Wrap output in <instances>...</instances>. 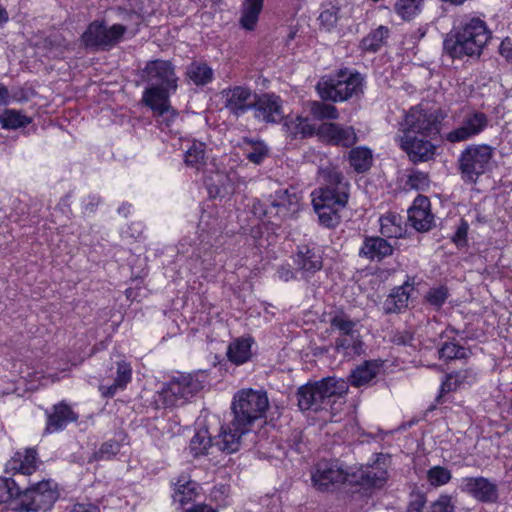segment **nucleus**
<instances>
[{
	"label": "nucleus",
	"instance_id": "obj_1",
	"mask_svg": "<svg viewBox=\"0 0 512 512\" xmlns=\"http://www.w3.org/2000/svg\"><path fill=\"white\" fill-rule=\"evenodd\" d=\"M492 38L485 20L464 15L454 23L443 40V50L451 59L479 58Z\"/></svg>",
	"mask_w": 512,
	"mask_h": 512
},
{
	"label": "nucleus",
	"instance_id": "obj_2",
	"mask_svg": "<svg viewBox=\"0 0 512 512\" xmlns=\"http://www.w3.org/2000/svg\"><path fill=\"white\" fill-rule=\"evenodd\" d=\"M208 375L204 371L195 373H179L164 382L153 396L156 409H173L183 406L207 383Z\"/></svg>",
	"mask_w": 512,
	"mask_h": 512
},
{
	"label": "nucleus",
	"instance_id": "obj_3",
	"mask_svg": "<svg viewBox=\"0 0 512 512\" xmlns=\"http://www.w3.org/2000/svg\"><path fill=\"white\" fill-rule=\"evenodd\" d=\"M348 393L347 382L342 378L325 377L313 383H307L298 388L296 397L301 411L314 412L333 409L336 399Z\"/></svg>",
	"mask_w": 512,
	"mask_h": 512
},
{
	"label": "nucleus",
	"instance_id": "obj_4",
	"mask_svg": "<svg viewBox=\"0 0 512 512\" xmlns=\"http://www.w3.org/2000/svg\"><path fill=\"white\" fill-rule=\"evenodd\" d=\"M365 79L353 68L343 67L336 70L317 85V91L324 101L345 102L363 94Z\"/></svg>",
	"mask_w": 512,
	"mask_h": 512
},
{
	"label": "nucleus",
	"instance_id": "obj_5",
	"mask_svg": "<svg viewBox=\"0 0 512 512\" xmlns=\"http://www.w3.org/2000/svg\"><path fill=\"white\" fill-rule=\"evenodd\" d=\"M387 480V472L373 470H358L357 472L348 473L340 468L325 467L319 464L316 474L313 476L315 485L323 490H328L330 485L336 483L349 484L359 486L363 489L380 488Z\"/></svg>",
	"mask_w": 512,
	"mask_h": 512
},
{
	"label": "nucleus",
	"instance_id": "obj_6",
	"mask_svg": "<svg viewBox=\"0 0 512 512\" xmlns=\"http://www.w3.org/2000/svg\"><path fill=\"white\" fill-rule=\"evenodd\" d=\"M268 408L269 399L266 391L242 389L234 395L231 405L234 424L250 431L256 421L266 417Z\"/></svg>",
	"mask_w": 512,
	"mask_h": 512
},
{
	"label": "nucleus",
	"instance_id": "obj_7",
	"mask_svg": "<svg viewBox=\"0 0 512 512\" xmlns=\"http://www.w3.org/2000/svg\"><path fill=\"white\" fill-rule=\"evenodd\" d=\"M126 32V25L115 23L109 26L104 19H95L80 35V43L89 52H109L123 41Z\"/></svg>",
	"mask_w": 512,
	"mask_h": 512
},
{
	"label": "nucleus",
	"instance_id": "obj_8",
	"mask_svg": "<svg viewBox=\"0 0 512 512\" xmlns=\"http://www.w3.org/2000/svg\"><path fill=\"white\" fill-rule=\"evenodd\" d=\"M440 107L420 103L409 108L403 122V132L418 134L424 138L436 139L446 118Z\"/></svg>",
	"mask_w": 512,
	"mask_h": 512
},
{
	"label": "nucleus",
	"instance_id": "obj_9",
	"mask_svg": "<svg viewBox=\"0 0 512 512\" xmlns=\"http://www.w3.org/2000/svg\"><path fill=\"white\" fill-rule=\"evenodd\" d=\"M494 147L489 144H470L458 158V170L465 183L476 184L479 178L490 172L494 158Z\"/></svg>",
	"mask_w": 512,
	"mask_h": 512
},
{
	"label": "nucleus",
	"instance_id": "obj_10",
	"mask_svg": "<svg viewBox=\"0 0 512 512\" xmlns=\"http://www.w3.org/2000/svg\"><path fill=\"white\" fill-rule=\"evenodd\" d=\"M327 184L312 192V206L314 210H327L328 208L343 209L349 200L350 184L339 171H330L326 179Z\"/></svg>",
	"mask_w": 512,
	"mask_h": 512
},
{
	"label": "nucleus",
	"instance_id": "obj_11",
	"mask_svg": "<svg viewBox=\"0 0 512 512\" xmlns=\"http://www.w3.org/2000/svg\"><path fill=\"white\" fill-rule=\"evenodd\" d=\"M58 499V492L50 480H42L26 488L20 487L12 509L16 512H46Z\"/></svg>",
	"mask_w": 512,
	"mask_h": 512
},
{
	"label": "nucleus",
	"instance_id": "obj_12",
	"mask_svg": "<svg viewBox=\"0 0 512 512\" xmlns=\"http://www.w3.org/2000/svg\"><path fill=\"white\" fill-rule=\"evenodd\" d=\"M177 90L149 85L142 92L141 102L149 108L160 124L169 128L176 120L178 111L171 105L170 97Z\"/></svg>",
	"mask_w": 512,
	"mask_h": 512
},
{
	"label": "nucleus",
	"instance_id": "obj_13",
	"mask_svg": "<svg viewBox=\"0 0 512 512\" xmlns=\"http://www.w3.org/2000/svg\"><path fill=\"white\" fill-rule=\"evenodd\" d=\"M490 124L489 116L480 110L463 111L458 124L446 133L445 140L451 144L466 142L481 135Z\"/></svg>",
	"mask_w": 512,
	"mask_h": 512
},
{
	"label": "nucleus",
	"instance_id": "obj_14",
	"mask_svg": "<svg viewBox=\"0 0 512 512\" xmlns=\"http://www.w3.org/2000/svg\"><path fill=\"white\" fill-rule=\"evenodd\" d=\"M143 81L154 86H162L177 90L178 77L175 66L169 60L155 59L147 61L141 71Z\"/></svg>",
	"mask_w": 512,
	"mask_h": 512
},
{
	"label": "nucleus",
	"instance_id": "obj_15",
	"mask_svg": "<svg viewBox=\"0 0 512 512\" xmlns=\"http://www.w3.org/2000/svg\"><path fill=\"white\" fill-rule=\"evenodd\" d=\"M318 139L324 144L343 148H350L358 141L353 126H344L331 121L322 122L318 126Z\"/></svg>",
	"mask_w": 512,
	"mask_h": 512
},
{
	"label": "nucleus",
	"instance_id": "obj_16",
	"mask_svg": "<svg viewBox=\"0 0 512 512\" xmlns=\"http://www.w3.org/2000/svg\"><path fill=\"white\" fill-rule=\"evenodd\" d=\"M252 96V90L243 85L227 87L221 91L224 108L236 118L253 109Z\"/></svg>",
	"mask_w": 512,
	"mask_h": 512
},
{
	"label": "nucleus",
	"instance_id": "obj_17",
	"mask_svg": "<svg viewBox=\"0 0 512 512\" xmlns=\"http://www.w3.org/2000/svg\"><path fill=\"white\" fill-rule=\"evenodd\" d=\"M459 488L481 503H496L499 498L497 484L483 476L463 477Z\"/></svg>",
	"mask_w": 512,
	"mask_h": 512
},
{
	"label": "nucleus",
	"instance_id": "obj_18",
	"mask_svg": "<svg viewBox=\"0 0 512 512\" xmlns=\"http://www.w3.org/2000/svg\"><path fill=\"white\" fill-rule=\"evenodd\" d=\"M45 434H52L63 431L70 423L78 420V414L71 405L65 401L52 405L50 409L45 410Z\"/></svg>",
	"mask_w": 512,
	"mask_h": 512
},
{
	"label": "nucleus",
	"instance_id": "obj_19",
	"mask_svg": "<svg viewBox=\"0 0 512 512\" xmlns=\"http://www.w3.org/2000/svg\"><path fill=\"white\" fill-rule=\"evenodd\" d=\"M431 140L430 138H419L417 134L403 132L400 147L412 162H426L432 159L436 149Z\"/></svg>",
	"mask_w": 512,
	"mask_h": 512
},
{
	"label": "nucleus",
	"instance_id": "obj_20",
	"mask_svg": "<svg viewBox=\"0 0 512 512\" xmlns=\"http://www.w3.org/2000/svg\"><path fill=\"white\" fill-rule=\"evenodd\" d=\"M296 270L304 278H310L323 268V256L320 249L309 245H300L292 257Z\"/></svg>",
	"mask_w": 512,
	"mask_h": 512
},
{
	"label": "nucleus",
	"instance_id": "obj_21",
	"mask_svg": "<svg viewBox=\"0 0 512 512\" xmlns=\"http://www.w3.org/2000/svg\"><path fill=\"white\" fill-rule=\"evenodd\" d=\"M408 220L418 232L429 231L434 225V215L431 203L427 196L417 195L408 209Z\"/></svg>",
	"mask_w": 512,
	"mask_h": 512
},
{
	"label": "nucleus",
	"instance_id": "obj_22",
	"mask_svg": "<svg viewBox=\"0 0 512 512\" xmlns=\"http://www.w3.org/2000/svg\"><path fill=\"white\" fill-rule=\"evenodd\" d=\"M394 247L383 236H365L359 248L358 255L370 262H382L391 256Z\"/></svg>",
	"mask_w": 512,
	"mask_h": 512
},
{
	"label": "nucleus",
	"instance_id": "obj_23",
	"mask_svg": "<svg viewBox=\"0 0 512 512\" xmlns=\"http://www.w3.org/2000/svg\"><path fill=\"white\" fill-rule=\"evenodd\" d=\"M246 429L234 424V419L227 424L222 425L220 432L214 438L215 449L225 454H232L239 450L241 437L248 433Z\"/></svg>",
	"mask_w": 512,
	"mask_h": 512
},
{
	"label": "nucleus",
	"instance_id": "obj_24",
	"mask_svg": "<svg viewBox=\"0 0 512 512\" xmlns=\"http://www.w3.org/2000/svg\"><path fill=\"white\" fill-rule=\"evenodd\" d=\"M253 110L257 117H262L266 123H277L283 118L281 98L273 93L263 94L253 102Z\"/></svg>",
	"mask_w": 512,
	"mask_h": 512
},
{
	"label": "nucleus",
	"instance_id": "obj_25",
	"mask_svg": "<svg viewBox=\"0 0 512 512\" xmlns=\"http://www.w3.org/2000/svg\"><path fill=\"white\" fill-rule=\"evenodd\" d=\"M37 452L34 448L16 451L5 464V472L25 476L32 475L37 470Z\"/></svg>",
	"mask_w": 512,
	"mask_h": 512
},
{
	"label": "nucleus",
	"instance_id": "obj_26",
	"mask_svg": "<svg viewBox=\"0 0 512 512\" xmlns=\"http://www.w3.org/2000/svg\"><path fill=\"white\" fill-rule=\"evenodd\" d=\"M283 128L287 136L292 140H304L314 136L318 137V126L313 124L308 117L302 115L286 117Z\"/></svg>",
	"mask_w": 512,
	"mask_h": 512
},
{
	"label": "nucleus",
	"instance_id": "obj_27",
	"mask_svg": "<svg viewBox=\"0 0 512 512\" xmlns=\"http://www.w3.org/2000/svg\"><path fill=\"white\" fill-rule=\"evenodd\" d=\"M382 366L383 362L380 359L363 361L351 371L348 381H346L347 385L350 384L353 387L360 388L369 384L380 373Z\"/></svg>",
	"mask_w": 512,
	"mask_h": 512
},
{
	"label": "nucleus",
	"instance_id": "obj_28",
	"mask_svg": "<svg viewBox=\"0 0 512 512\" xmlns=\"http://www.w3.org/2000/svg\"><path fill=\"white\" fill-rule=\"evenodd\" d=\"M270 206L274 216L281 219L289 217L298 209V198L287 189H278L269 196Z\"/></svg>",
	"mask_w": 512,
	"mask_h": 512
},
{
	"label": "nucleus",
	"instance_id": "obj_29",
	"mask_svg": "<svg viewBox=\"0 0 512 512\" xmlns=\"http://www.w3.org/2000/svg\"><path fill=\"white\" fill-rule=\"evenodd\" d=\"M380 234L387 239L404 238L407 232V224L403 216L395 211H388L379 218Z\"/></svg>",
	"mask_w": 512,
	"mask_h": 512
},
{
	"label": "nucleus",
	"instance_id": "obj_30",
	"mask_svg": "<svg viewBox=\"0 0 512 512\" xmlns=\"http://www.w3.org/2000/svg\"><path fill=\"white\" fill-rule=\"evenodd\" d=\"M413 289V283H410V277L402 285L392 289L391 293L384 301V311L386 314L400 313L408 307L410 290Z\"/></svg>",
	"mask_w": 512,
	"mask_h": 512
},
{
	"label": "nucleus",
	"instance_id": "obj_31",
	"mask_svg": "<svg viewBox=\"0 0 512 512\" xmlns=\"http://www.w3.org/2000/svg\"><path fill=\"white\" fill-rule=\"evenodd\" d=\"M335 350L348 359L365 354V343L359 331L335 339Z\"/></svg>",
	"mask_w": 512,
	"mask_h": 512
},
{
	"label": "nucleus",
	"instance_id": "obj_32",
	"mask_svg": "<svg viewBox=\"0 0 512 512\" xmlns=\"http://www.w3.org/2000/svg\"><path fill=\"white\" fill-rule=\"evenodd\" d=\"M254 339L252 337H238L234 339L227 349L228 360L237 365H243L250 361L252 357V346Z\"/></svg>",
	"mask_w": 512,
	"mask_h": 512
},
{
	"label": "nucleus",
	"instance_id": "obj_33",
	"mask_svg": "<svg viewBox=\"0 0 512 512\" xmlns=\"http://www.w3.org/2000/svg\"><path fill=\"white\" fill-rule=\"evenodd\" d=\"M276 224L272 221L254 220L249 228L242 227L244 233H247L253 240V244L260 248L270 244V238L275 235Z\"/></svg>",
	"mask_w": 512,
	"mask_h": 512
},
{
	"label": "nucleus",
	"instance_id": "obj_34",
	"mask_svg": "<svg viewBox=\"0 0 512 512\" xmlns=\"http://www.w3.org/2000/svg\"><path fill=\"white\" fill-rule=\"evenodd\" d=\"M348 152L347 161L354 172L364 174L373 165V152L367 146H352Z\"/></svg>",
	"mask_w": 512,
	"mask_h": 512
},
{
	"label": "nucleus",
	"instance_id": "obj_35",
	"mask_svg": "<svg viewBox=\"0 0 512 512\" xmlns=\"http://www.w3.org/2000/svg\"><path fill=\"white\" fill-rule=\"evenodd\" d=\"M389 37L390 29L380 25L362 38L359 47L363 53H377L387 44Z\"/></svg>",
	"mask_w": 512,
	"mask_h": 512
},
{
	"label": "nucleus",
	"instance_id": "obj_36",
	"mask_svg": "<svg viewBox=\"0 0 512 512\" xmlns=\"http://www.w3.org/2000/svg\"><path fill=\"white\" fill-rule=\"evenodd\" d=\"M264 1L265 0H243L239 23L244 30H255L263 10Z\"/></svg>",
	"mask_w": 512,
	"mask_h": 512
},
{
	"label": "nucleus",
	"instance_id": "obj_37",
	"mask_svg": "<svg viewBox=\"0 0 512 512\" xmlns=\"http://www.w3.org/2000/svg\"><path fill=\"white\" fill-rule=\"evenodd\" d=\"M264 1L265 0H243L239 23L244 30H255L263 10Z\"/></svg>",
	"mask_w": 512,
	"mask_h": 512
},
{
	"label": "nucleus",
	"instance_id": "obj_38",
	"mask_svg": "<svg viewBox=\"0 0 512 512\" xmlns=\"http://www.w3.org/2000/svg\"><path fill=\"white\" fill-rule=\"evenodd\" d=\"M186 76L194 85L205 86L213 81L214 72L206 62L193 61L187 67Z\"/></svg>",
	"mask_w": 512,
	"mask_h": 512
},
{
	"label": "nucleus",
	"instance_id": "obj_39",
	"mask_svg": "<svg viewBox=\"0 0 512 512\" xmlns=\"http://www.w3.org/2000/svg\"><path fill=\"white\" fill-rule=\"evenodd\" d=\"M358 321L352 319L343 309L336 310L330 317L332 331H337L338 336H346L359 331L356 327Z\"/></svg>",
	"mask_w": 512,
	"mask_h": 512
},
{
	"label": "nucleus",
	"instance_id": "obj_40",
	"mask_svg": "<svg viewBox=\"0 0 512 512\" xmlns=\"http://www.w3.org/2000/svg\"><path fill=\"white\" fill-rule=\"evenodd\" d=\"M214 438L209 435L207 429L197 431L190 440V453L195 457L208 455L210 449H214Z\"/></svg>",
	"mask_w": 512,
	"mask_h": 512
},
{
	"label": "nucleus",
	"instance_id": "obj_41",
	"mask_svg": "<svg viewBox=\"0 0 512 512\" xmlns=\"http://www.w3.org/2000/svg\"><path fill=\"white\" fill-rule=\"evenodd\" d=\"M32 122V119L27 115L15 109H6L0 115V124L3 129L16 130L24 128Z\"/></svg>",
	"mask_w": 512,
	"mask_h": 512
},
{
	"label": "nucleus",
	"instance_id": "obj_42",
	"mask_svg": "<svg viewBox=\"0 0 512 512\" xmlns=\"http://www.w3.org/2000/svg\"><path fill=\"white\" fill-rule=\"evenodd\" d=\"M197 483L191 480L178 479L174 488V499L182 506L193 502L197 496Z\"/></svg>",
	"mask_w": 512,
	"mask_h": 512
},
{
	"label": "nucleus",
	"instance_id": "obj_43",
	"mask_svg": "<svg viewBox=\"0 0 512 512\" xmlns=\"http://www.w3.org/2000/svg\"><path fill=\"white\" fill-rule=\"evenodd\" d=\"M310 114L319 121L336 120L339 118V112L336 106L326 101H312L310 103Z\"/></svg>",
	"mask_w": 512,
	"mask_h": 512
},
{
	"label": "nucleus",
	"instance_id": "obj_44",
	"mask_svg": "<svg viewBox=\"0 0 512 512\" xmlns=\"http://www.w3.org/2000/svg\"><path fill=\"white\" fill-rule=\"evenodd\" d=\"M205 155V144L203 142L193 141L184 154V162L187 166L199 170L200 167L205 165Z\"/></svg>",
	"mask_w": 512,
	"mask_h": 512
},
{
	"label": "nucleus",
	"instance_id": "obj_45",
	"mask_svg": "<svg viewBox=\"0 0 512 512\" xmlns=\"http://www.w3.org/2000/svg\"><path fill=\"white\" fill-rule=\"evenodd\" d=\"M422 4L423 0H397L394 11L404 21H410L420 13Z\"/></svg>",
	"mask_w": 512,
	"mask_h": 512
},
{
	"label": "nucleus",
	"instance_id": "obj_46",
	"mask_svg": "<svg viewBox=\"0 0 512 512\" xmlns=\"http://www.w3.org/2000/svg\"><path fill=\"white\" fill-rule=\"evenodd\" d=\"M449 289L445 284L431 287L424 295V301L435 310H440L449 298Z\"/></svg>",
	"mask_w": 512,
	"mask_h": 512
},
{
	"label": "nucleus",
	"instance_id": "obj_47",
	"mask_svg": "<svg viewBox=\"0 0 512 512\" xmlns=\"http://www.w3.org/2000/svg\"><path fill=\"white\" fill-rule=\"evenodd\" d=\"M439 358L446 361L466 358V349L458 344L453 337V341H445L438 350Z\"/></svg>",
	"mask_w": 512,
	"mask_h": 512
},
{
	"label": "nucleus",
	"instance_id": "obj_48",
	"mask_svg": "<svg viewBox=\"0 0 512 512\" xmlns=\"http://www.w3.org/2000/svg\"><path fill=\"white\" fill-rule=\"evenodd\" d=\"M20 493V486L11 477L0 476V504L6 503L10 500L17 501Z\"/></svg>",
	"mask_w": 512,
	"mask_h": 512
},
{
	"label": "nucleus",
	"instance_id": "obj_49",
	"mask_svg": "<svg viewBox=\"0 0 512 512\" xmlns=\"http://www.w3.org/2000/svg\"><path fill=\"white\" fill-rule=\"evenodd\" d=\"M452 478L451 471L444 466L436 465L427 471V481L433 487L444 486Z\"/></svg>",
	"mask_w": 512,
	"mask_h": 512
},
{
	"label": "nucleus",
	"instance_id": "obj_50",
	"mask_svg": "<svg viewBox=\"0 0 512 512\" xmlns=\"http://www.w3.org/2000/svg\"><path fill=\"white\" fill-rule=\"evenodd\" d=\"M405 186L408 189L416 191L428 190L430 187V178L428 173L420 170L411 171V173H409L407 176Z\"/></svg>",
	"mask_w": 512,
	"mask_h": 512
},
{
	"label": "nucleus",
	"instance_id": "obj_51",
	"mask_svg": "<svg viewBox=\"0 0 512 512\" xmlns=\"http://www.w3.org/2000/svg\"><path fill=\"white\" fill-rule=\"evenodd\" d=\"M341 210L342 209L328 208L327 210L322 209L321 211H314L318 216L320 226L327 229H335L341 222Z\"/></svg>",
	"mask_w": 512,
	"mask_h": 512
},
{
	"label": "nucleus",
	"instance_id": "obj_52",
	"mask_svg": "<svg viewBox=\"0 0 512 512\" xmlns=\"http://www.w3.org/2000/svg\"><path fill=\"white\" fill-rule=\"evenodd\" d=\"M133 369L131 363L126 360L116 362V376L114 382L117 383L121 390H125L132 381Z\"/></svg>",
	"mask_w": 512,
	"mask_h": 512
},
{
	"label": "nucleus",
	"instance_id": "obj_53",
	"mask_svg": "<svg viewBox=\"0 0 512 512\" xmlns=\"http://www.w3.org/2000/svg\"><path fill=\"white\" fill-rule=\"evenodd\" d=\"M244 142L252 145V151L246 154V159L253 164H261L268 155V148L264 142L248 138H245Z\"/></svg>",
	"mask_w": 512,
	"mask_h": 512
},
{
	"label": "nucleus",
	"instance_id": "obj_54",
	"mask_svg": "<svg viewBox=\"0 0 512 512\" xmlns=\"http://www.w3.org/2000/svg\"><path fill=\"white\" fill-rule=\"evenodd\" d=\"M120 451V444L113 439L105 441L101 444L99 449L94 452L93 458L95 461L111 460Z\"/></svg>",
	"mask_w": 512,
	"mask_h": 512
},
{
	"label": "nucleus",
	"instance_id": "obj_55",
	"mask_svg": "<svg viewBox=\"0 0 512 512\" xmlns=\"http://www.w3.org/2000/svg\"><path fill=\"white\" fill-rule=\"evenodd\" d=\"M250 212L255 217V220L265 221V218L271 219L272 217H275L273 210L271 209L269 199L267 201L257 198L253 199L250 206Z\"/></svg>",
	"mask_w": 512,
	"mask_h": 512
},
{
	"label": "nucleus",
	"instance_id": "obj_56",
	"mask_svg": "<svg viewBox=\"0 0 512 512\" xmlns=\"http://www.w3.org/2000/svg\"><path fill=\"white\" fill-rule=\"evenodd\" d=\"M469 223L466 219L461 218L456 227L454 234L451 236V242L459 249L468 245Z\"/></svg>",
	"mask_w": 512,
	"mask_h": 512
},
{
	"label": "nucleus",
	"instance_id": "obj_57",
	"mask_svg": "<svg viewBox=\"0 0 512 512\" xmlns=\"http://www.w3.org/2000/svg\"><path fill=\"white\" fill-rule=\"evenodd\" d=\"M102 203V198L98 194H89L82 198L81 201V213L84 216L94 215Z\"/></svg>",
	"mask_w": 512,
	"mask_h": 512
},
{
	"label": "nucleus",
	"instance_id": "obj_58",
	"mask_svg": "<svg viewBox=\"0 0 512 512\" xmlns=\"http://www.w3.org/2000/svg\"><path fill=\"white\" fill-rule=\"evenodd\" d=\"M118 15L121 17L122 20L130 23L132 26L135 27V30L138 31L140 25L143 22V15L134 10V9H127V8H118Z\"/></svg>",
	"mask_w": 512,
	"mask_h": 512
},
{
	"label": "nucleus",
	"instance_id": "obj_59",
	"mask_svg": "<svg viewBox=\"0 0 512 512\" xmlns=\"http://www.w3.org/2000/svg\"><path fill=\"white\" fill-rule=\"evenodd\" d=\"M431 512H455L451 496L440 495L439 498L431 504Z\"/></svg>",
	"mask_w": 512,
	"mask_h": 512
},
{
	"label": "nucleus",
	"instance_id": "obj_60",
	"mask_svg": "<svg viewBox=\"0 0 512 512\" xmlns=\"http://www.w3.org/2000/svg\"><path fill=\"white\" fill-rule=\"evenodd\" d=\"M451 374L454 377L455 382L458 384V388L465 384L471 385L476 379V374L471 369L459 370L452 372Z\"/></svg>",
	"mask_w": 512,
	"mask_h": 512
},
{
	"label": "nucleus",
	"instance_id": "obj_61",
	"mask_svg": "<svg viewBox=\"0 0 512 512\" xmlns=\"http://www.w3.org/2000/svg\"><path fill=\"white\" fill-rule=\"evenodd\" d=\"M457 389L459 388L458 384L454 380V377L451 373L447 374L440 385L438 398H441L452 391H456Z\"/></svg>",
	"mask_w": 512,
	"mask_h": 512
},
{
	"label": "nucleus",
	"instance_id": "obj_62",
	"mask_svg": "<svg viewBox=\"0 0 512 512\" xmlns=\"http://www.w3.org/2000/svg\"><path fill=\"white\" fill-rule=\"evenodd\" d=\"M499 53L509 63H512V39L505 37L499 45Z\"/></svg>",
	"mask_w": 512,
	"mask_h": 512
},
{
	"label": "nucleus",
	"instance_id": "obj_63",
	"mask_svg": "<svg viewBox=\"0 0 512 512\" xmlns=\"http://www.w3.org/2000/svg\"><path fill=\"white\" fill-rule=\"evenodd\" d=\"M426 504L424 494H418L414 499L410 500L407 506V512H422Z\"/></svg>",
	"mask_w": 512,
	"mask_h": 512
},
{
	"label": "nucleus",
	"instance_id": "obj_64",
	"mask_svg": "<svg viewBox=\"0 0 512 512\" xmlns=\"http://www.w3.org/2000/svg\"><path fill=\"white\" fill-rule=\"evenodd\" d=\"M184 512H218V509L206 503H194L189 508L185 509Z\"/></svg>",
	"mask_w": 512,
	"mask_h": 512
}]
</instances>
